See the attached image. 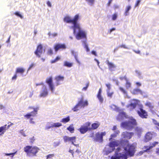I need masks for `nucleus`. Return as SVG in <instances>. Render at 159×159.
Here are the masks:
<instances>
[{
  "mask_svg": "<svg viewBox=\"0 0 159 159\" xmlns=\"http://www.w3.org/2000/svg\"><path fill=\"white\" fill-rule=\"evenodd\" d=\"M7 126V125H5L1 126L0 127V133L2 132V134H3L6 130ZM0 135L1 134H0Z\"/></svg>",
  "mask_w": 159,
  "mask_h": 159,
  "instance_id": "obj_29",
  "label": "nucleus"
},
{
  "mask_svg": "<svg viewBox=\"0 0 159 159\" xmlns=\"http://www.w3.org/2000/svg\"><path fill=\"white\" fill-rule=\"evenodd\" d=\"M106 135V132L105 131L101 132H98L95 134V138L94 139V140L102 143L103 141V136Z\"/></svg>",
  "mask_w": 159,
  "mask_h": 159,
  "instance_id": "obj_8",
  "label": "nucleus"
},
{
  "mask_svg": "<svg viewBox=\"0 0 159 159\" xmlns=\"http://www.w3.org/2000/svg\"><path fill=\"white\" fill-rule=\"evenodd\" d=\"M116 30V29L115 28H112L111 29H110L109 31H108V32L110 33V34H111V32L113 31H114V30Z\"/></svg>",
  "mask_w": 159,
  "mask_h": 159,
  "instance_id": "obj_62",
  "label": "nucleus"
},
{
  "mask_svg": "<svg viewBox=\"0 0 159 159\" xmlns=\"http://www.w3.org/2000/svg\"><path fill=\"white\" fill-rule=\"evenodd\" d=\"M96 122V123H93L92 125V127H91L92 129H96L99 127L100 125V123L98 121H97Z\"/></svg>",
  "mask_w": 159,
  "mask_h": 159,
  "instance_id": "obj_24",
  "label": "nucleus"
},
{
  "mask_svg": "<svg viewBox=\"0 0 159 159\" xmlns=\"http://www.w3.org/2000/svg\"><path fill=\"white\" fill-rule=\"evenodd\" d=\"M39 149L37 147L34 146H26L24 148V151L27 154H31L33 156H36V154L39 150Z\"/></svg>",
  "mask_w": 159,
  "mask_h": 159,
  "instance_id": "obj_4",
  "label": "nucleus"
},
{
  "mask_svg": "<svg viewBox=\"0 0 159 159\" xmlns=\"http://www.w3.org/2000/svg\"><path fill=\"white\" fill-rule=\"evenodd\" d=\"M76 137L75 136H73L72 137H70L69 141H70L71 142L72 144H73L76 141Z\"/></svg>",
  "mask_w": 159,
  "mask_h": 159,
  "instance_id": "obj_39",
  "label": "nucleus"
},
{
  "mask_svg": "<svg viewBox=\"0 0 159 159\" xmlns=\"http://www.w3.org/2000/svg\"><path fill=\"white\" fill-rule=\"evenodd\" d=\"M126 83H125V86L126 89H129L131 86V84L129 81L128 79L126 81Z\"/></svg>",
  "mask_w": 159,
  "mask_h": 159,
  "instance_id": "obj_32",
  "label": "nucleus"
},
{
  "mask_svg": "<svg viewBox=\"0 0 159 159\" xmlns=\"http://www.w3.org/2000/svg\"><path fill=\"white\" fill-rule=\"evenodd\" d=\"M30 143H33L35 140L34 137H33L30 139Z\"/></svg>",
  "mask_w": 159,
  "mask_h": 159,
  "instance_id": "obj_61",
  "label": "nucleus"
},
{
  "mask_svg": "<svg viewBox=\"0 0 159 159\" xmlns=\"http://www.w3.org/2000/svg\"><path fill=\"white\" fill-rule=\"evenodd\" d=\"M131 7L130 6H128L126 7V8L124 13L125 16L128 15L129 11L131 9Z\"/></svg>",
  "mask_w": 159,
  "mask_h": 159,
  "instance_id": "obj_37",
  "label": "nucleus"
},
{
  "mask_svg": "<svg viewBox=\"0 0 159 159\" xmlns=\"http://www.w3.org/2000/svg\"><path fill=\"white\" fill-rule=\"evenodd\" d=\"M106 63L107 65L108 69L111 71H114L116 70V66L113 62H110L107 60L106 61Z\"/></svg>",
  "mask_w": 159,
  "mask_h": 159,
  "instance_id": "obj_13",
  "label": "nucleus"
},
{
  "mask_svg": "<svg viewBox=\"0 0 159 159\" xmlns=\"http://www.w3.org/2000/svg\"><path fill=\"white\" fill-rule=\"evenodd\" d=\"M139 116L143 119H147L148 116L147 112L142 108H139V110L137 111Z\"/></svg>",
  "mask_w": 159,
  "mask_h": 159,
  "instance_id": "obj_9",
  "label": "nucleus"
},
{
  "mask_svg": "<svg viewBox=\"0 0 159 159\" xmlns=\"http://www.w3.org/2000/svg\"><path fill=\"white\" fill-rule=\"evenodd\" d=\"M137 105L136 103H131L127 106V107H130L131 109H134Z\"/></svg>",
  "mask_w": 159,
  "mask_h": 159,
  "instance_id": "obj_30",
  "label": "nucleus"
},
{
  "mask_svg": "<svg viewBox=\"0 0 159 159\" xmlns=\"http://www.w3.org/2000/svg\"><path fill=\"white\" fill-rule=\"evenodd\" d=\"M117 17V15L116 13H114L112 16V19L113 20H115Z\"/></svg>",
  "mask_w": 159,
  "mask_h": 159,
  "instance_id": "obj_42",
  "label": "nucleus"
},
{
  "mask_svg": "<svg viewBox=\"0 0 159 159\" xmlns=\"http://www.w3.org/2000/svg\"><path fill=\"white\" fill-rule=\"evenodd\" d=\"M78 103L81 107H84L85 106H87L88 103L87 100L84 101L83 98H81L78 102Z\"/></svg>",
  "mask_w": 159,
  "mask_h": 159,
  "instance_id": "obj_18",
  "label": "nucleus"
},
{
  "mask_svg": "<svg viewBox=\"0 0 159 159\" xmlns=\"http://www.w3.org/2000/svg\"><path fill=\"white\" fill-rule=\"evenodd\" d=\"M61 59V57L60 56H57L56 57V58L54 60H52L51 61V62L52 63H54L58 61H59Z\"/></svg>",
  "mask_w": 159,
  "mask_h": 159,
  "instance_id": "obj_36",
  "label": "nucleus"
},
{
  "mask_svg": "<svg viewBox=\"0 0 159 159\" xmlns=\"http://www.w3.org/2000/svg\"><path fill=\"white\" fill-rule=\"evenodd\" d=\"M134 134V133L133 132L125 131L122 133V135L124 138L130 139L131 138Z\"/></svg>",
  "mask_w": 159,
  "mask_h": 159,
  "instance_id": "obj_15",
  "label": "nucleus"
},
{
  "mask_svg": "<svg viewBox=\"0 0 159 159\" xmlns=\"http://www.w3.org/2000/svg\"><path fill=\"white\" fill-rule=\"evenodd\" d=\"M71 53H72V54L74 55V57H75V60H76V61L77 62L80 64L81 63H80V62L79 61V60L78 59L77 55L75 54V52L74 51H72L71 52Z\"/></svg>",
  "mask_w": 159,
  "mask_h": 159,
  "instance_id": "obj_34",
  "label": "nucleus"
},
{
  "mask_svg": "<svg viewBox=\"0 0 159 159\" xmlns=\"http://www.w3.org/2000/svg\"><path fill=\"white\" fill-rule=\"evenodd\" d=\"M79 18V16L78 14L75 15L72 19L69 16H66L64 18V21L67 23H71L73 24V25L71 27L73 29L74 27L76 26V25L79 24L77 23V21Z\"/></svg>",
  "mask_w": 159,
  "mask_h": 159,
  "instance_id": "obj_5",
  "label": "nucleus"
},
{
  "mask_svg": "<svg viewBox=\"0 0 159 159\" xmlns=\"http://www.w3.org/2000/svg\"><path fill=\"white\" fill-rule=\"evenodd\" d=\"M127 157L126 155L124 154L120 153L116 154L115 157H112L111 159H127Z\"/></svg>",
  "mask_w": 159,
  "mask_h": 159,
  "instance_id": "obj_16",
  "label": "nucleus"
},
{
  "mask_svg": "<svg viewBox=\"0 0 159 159\" xmlns=\"http://www.w3.org/2000/svg\"><path fill=\"white\" fill-rule=\"evenodd\" d=\"M66 48V46L65 44L57 43L55 45L54 48L55 51L57 52L59 50H63Z\"/></svg>",
  "mask_w": 159,
  "mask_h": 159,
  "instance_id": "obj_14",
  "label": "nucleus"
},
{
  "mask_svg": "<svg viewBox=\"0 0 159 159\" xmlns=\"http://www.w3.org/2000/svg\"><path fill=\"white\" fill-rule=\"evenodd\" d=\"M89 83H87L86 84V87H84V88H83L82 89V90H84L85 91L86 90L89 86Z\"/></svg>",
  "mask_w": 159,
  "mask_h": 159,
  "instance_id": "obj_55",
  "label": "nucleus"
},
{
  "mask_svg": "<svg viewBox=\"0 0 159 159\" xmlns=\"http://www.w3.org/2000/svg\"><path fill=\"white\" fill-rule=\"evenodd\" d=\"M17 73H15V74L12 77V80H16L17 78Z\"/></svg>",
  "mask_w": 159,
  "mask_h": 159,
  "instance_id": "obj_56",
  "label": "nucleus"
},
{
  "mask_svg": "<svg viewBox=\"0 0 159 159\" xmlns=\"http://www.w3.org/2000/svg\"><path fill=\"white\" fill-rule=\"evenodd\" d=\"M102 93V89L100 88L99 89L97 95V98L98 99L99 102L101 103H102L103 101V98L101 95Z\"/></svg>",
  "mask_w": 159,
  "mask_h": 159,
  "instance_id": "obj_20",
  "label": "nucleus"
},
{
  "mask_svg": "<svg viewBox=\"0 0 159 159\" xmlns=\"http://www.w3.org/2000/svg\"><path fill=\"white\" fill-rule=\"evenodd\" d=\"M145 105L151 109H153L154 107L152 104L149 102H147L145 104Z\"/></svg>",
  "mask_w": 159,
  "mask_h": 159,
  "instance_id": "obj_33",
  "label": "nucleus"
},
{
  "mask_svg": "<svg viewBox=\"0 0 159 159\" xmlns=\"http://www.w3.org/2000/svg\"><path fill=\"white\" fill-rule=\"evenodd\" d=\"M70 120V118L69 116L66 117V118H63L61 121V122L63 123H66L69 122Z\"/></svg>",
  "mask_w": 159,
  "mask_h": 159,
  "instance_id": "obj_31",
  "label": "nucleus"
},
{
  "mask_svg": "<svg viewBox=\"0 0 159 159\" xmlns=\"http://www.w3.org/2000/svg\"><path fill=\"white\" fill-rule=\"evenodd\" d=\"M91 53L93 55H94L95 56H97V53L95 51L93 50L92 51H91Z\"/></svg>",
  "mask_w": 159,
  "mask_h": 159,
  "instance_id": "obj_60",
  "label": "nucleus"
},
{
  "mask_svg": "<svg viewBox=\"0 0 159 159\" xmlns=\"http://www.w3.org/2000/svg\"><path fill=\"white\" fill-rule=\"evenodd\" d=\"M135 133L138 135H140L142 132V129L141 127H136L134 129Z\"/></svg>",
  "mask_w": 159,
  "mask_h": 159,
  "instance_id": "obj_21",
  "label": "nucleus"
},
{
  "mask_svg": "<svg viewBox=\"0 0 159 159\" xmlns=\"http://www.w3.org/2000/svg\"><path fill=\"white\" fill-rule=\"evenodd\" d=\"M120 133V131L119 130H117L115 131L114 134H111V138L109 139L110 141H111L112 138H115L117 136V135Z\"/></svg>",
  "mask_w": 159,
  "mask_h": 159,
  "instance_id": "obj_26",
  "label": "nucleus"
},
{
  "mask_svg": "<svg viewBox=\"0 0 159 159\" xmlns=\"http://www.w3.org/2000/svg\"><path fill=\"white\" fill-rule=\"evenodd\" d=\"M17 151H16L13 153H6L5 155L6 156H10L11 155H12V157H13L14 155L16 153Z\"/></svg>",
  "mask_w": 159,
  "mask_h": 159,
  "instance_id": "obj_50",
  "label": "nucleus"
},
{
  "mask_svg": "<svg viewBox=\"0 0 159 159\" xmlns=\"http://www.w3.org/2000/svg\"><path fill=\"white\" fill-rule=\"evenodd\" d=\"M158 143L159 142H154L152 143V145L150 146V148H152L153 147H155L156 145L158 144Z\"/></svg>",
  "mask_w": 159,
  "mask_h": 159,
  "instance_id": "obj_41",
  "label": "nucleus"
},
{
  "mask_svg": "<svg viewBox=\"0 0 159 159\" xmlns=\"http://www.w3.org/2000/svg\"><path fill=\"white\" fill-rule=\"evenodd\" d=\"M64 66L68 67H70L73 66V63L65 61L64 63Z\"/></svg>",
  "mask_w": 159,
  "mask_h": 159,
  "instance_id": "obj_28",
  "label": "nucleus"
},
{
  "mask_svg": "<svg viewBox=\"0 0 159 159\" xmlns=\"http://www.w3.org/2000/svg\"><path fill=\"white\" fill-rule=\"evenodd\" d=\"M43 46L41 44L38 45L37 48L34 52L37 57L39 58L41 57V55L43 52Z\"/></svg>",
  "mask_w": 159,
  "mask_h": 159,
  "instance_id": "obj_11",
  "label": "nucleus"
},
{
  "mask_svg": "<svg viewBox=\"0 0 159 159\" xmlns=\"http://www.w3.org/2000/svg\"><path fill=\"white\" fill-rule=\"evenodd\" d=\"M157 136V133L154 131L148 132L144 136L143 141L145 143H147L151 140L153 137H155Z\"/></svg>",
  "mask_w": 159,
  "mask_h": 159,
  "instance_id": "obj_7",
  "label": "nucleus"
},
{
  "mask_svg": "<svg viewBox=\"0 0 159 159\" xmlns=\"http://www.w3.org/2000/svg\"><path fill=\"white\" fill-rule=\"evenodd\" d=\"M70 137H68L67 136H64L63 137V139L64 142H66L67 141H69Z\"/></svg>",
  "mask_w": 159,
  "mask_h": 159,
  "instance_id": "obj_44",
  "label": "nucleus"
},
{
  "mask_svg": "<svg viewBox=\"0 0 159 159\" xmlns=\"http://www.w3.org/2000/svg\"><path fill=\"white\" fill-rule=\"evenodd\" d=\"M120 143L123 145L125 146L124 147V150L127 155L130 157L134 156L136 151L134 145L129 144L128 140H121Z\"/></svg>",
  "mask_w": 159,
  "mask_h": 159,
  "instance_id": "obj_1",
  "label": "nucleus"
},
{
  "mask_svg": "<svg viewBox=\"0 0 159 159\" xmlns=\"http://www.w3.org/2000/svg\"><path fill=\"white\" fill-rule=\"evenodd\" d=\"M106 85L107 88V90L110 91L111 89V84L109 83H107L106 84Z\"/></svg>",
  "mask_w": 159,
  "mask_h": 159,
  "instance_id": "obj_49",
  "label": "nucleus"
},
{
  "mask_svg": "<svg viewBox=\"0 0 159 159\" xmlns=\"http://www.w3.org/2000/svg\"><path fill=\"white\" fill-rule=\"evenodd\" d=\"M19 133L21 134L24 136L25 137L26 136L24 132L23 129L20 130L19 131Z\"/></svg>",
  "mask_w": 159,
  "mask_h": 159,
  "instance_id": "obj_54",
  "label": "nucleus"
},
{
  "mask_svg": "<svg viewBox=\"0 0 159 159\" xmlns=\"http://www.w3.org/2000/svg\"><path fill=\"white\" fill-rule=\"evenodd\" d=\"M14 14L17 16L20 17L21 19H22L23 18L22 16L21 15L19 12H16L14 13Z\"/></svg>",
  "mask_w": 159,
  "mask_h": 159,
  "instance_id": "obj_43",
  "label": "nucleus"
},
{
  "mask_svg": "<svg viewBox=\"0 0 159 159\" xmlns=\"http://www.w3.org/2000/svg\"><path fill=\"white\" fill-rule=\"evenodd\" d=\"M119 145V141L118 140H115L109 143V146L112 148V151H113L115 149V147L118 146Z\"/></svg>",
  "mask_w": 159,
  "mask_h": 159,
  "instance_id": "obj_17",
  "label": "nucleus"
},
{
  "mask_svg": "<svg viewBox=\"0 0 159 159\" xmlns=\"http://www.w3.org/2000/svg\"><path fill=\"white\" fill-rule=\"evenodd\" d=\"M62 125V124L59 122L54 123L52 124V127H59Z\"/></svg>",
  "mask_w": 159,
  "mask_h": 159,
  "instance_id": "obj_35",
  "label": "nucleus"
},
{
  "mask_svg": "<svg viewBox=\"0 0 159 159\" xmlns=\"http://www.w3.org/2000/svg\"><path fill=\"white\" fill-rule=\"evenodd\" d=\"M132 93L133 94L136 95L139 93L142 94L143 93L142 90L140 89H135L133 90Z\"/></svg>",
  "mask_w": 159,
  "mask_h": 159,
  "instance_id": "obj_22",
  "label": "nucleus"
},
{
  "mask_svg": "<svg viewBox=\"0 0 159 159\" xmlns=\"http://www.w3.org/2000/svg\"><path fill=\"white\" fill-rule=\"evenodd\" d=\"M25 71V69L22 68H17L16 72V73H20L23 75Z\"/></svg>",
  "mask_w": 159,
  "mask_h": 159,
  "instance_id": "obj_25",
  "label": "nucleus"
},
{
  "mask_svg": "<svg viewBox=\"0 0 159 159\" xmlns=\"http://www.w3.org/2000/svg\"><path fill=\"white\" fill-rule=\"evenodd\" d=\"M86 1L91 3L92 4H93L94 2V0H86Z\"/></svg>",
  "mask_w": 159,
  "mask_h": 159,
  "instance_id": "obj_64",
  "label": "nucleus"
},
{
  "mask_svg": "<svg viewBox=\"0 0 159 159\" xmlns=\"http://www.w3.org/2000/svg\"><path fill=\"white\" fill-rule=\"evenodd\" d=\"M47 54L49 55H52L53 54L52 50L51 48L48 49L47 52Z\"/></svg>",
  "mask_w": 159,
  "mask_h": 159,
  "instance_id": "obj_48",
  "label": "nucleus"
},
{
  "mask_svg": "<svg viewBox=\"0 0 159 159\" xmlns=\"http://www.w3.org/2000/svg\"><path fill=\"white\" fill-rule=\"evenodd\" d=\"M152 122L154 125L159 126V123L156 120L154 119H152Z\"/></svg>",
  "mask_w": 159,
  "mask_h": 159,
  "instance_id": "obj_52",
  "label": "nucleus"
},
{
  "mask_svg": "<svg viewBox=\"0 0 159 159\" xmlns=\"http://www.w3.org/2000/svg\"><path fill=\"white\" fill-rule=\"evenodd\" d=\"M107 96L111 98L112 97L113 94H114L113 92H110V91L107 90Z\"/></svg>",
  "mask_w": 159,
  "mask_h": 159,
  "instance_id": "obj_40",
  "label": "nucleus"
},
{
  "mask_svg": "<svg viewBox=\"0 0 159 159\" xmlns=\"http://www.w3.org/2000/svg\"><path fill=\"white\" fill-rule=\"evenodd\" d=\"M46 82L48 85L49 87L52 91L53 92L54 89V85L52 82V76L47 78Z\"/></svg>",
  "mask_w": 159,
  "mask_h": 159,
  "instance_id": "obj_12",
  "label": "nucleus"
},
{
  "mask_svg": "<svg viewBox=\"0 0 159 159\" xmlns=\"http://www.w3.org/2000/svg\"><path fill=\"white\" fill-rule=\"evenodd\" d=\"M137 125V123L135 119H131L127 121L123 122L121 124V126L128 129H132L135 126Z\"/></svg>",
  "mask_w": 159,
  "mask_h": 159,
  "instance_id": "obj_3",
  "label": "nucleus"
},
{
  "mask_svg": "<svg viewBox=\"0 0 159 159\" xmlns=\"http://www.w3.org/2000/svg\"><path fill=\"white\" fill-rule=\"evenodd\" d=\"M67 129L71 133H73L75 130L74 128L73 125H71L69 126L67 128Z\"/></svg>",
  "mask_w": 159,
  "mask_h": 159,
  "instance_id": "obj_27",
  "label": "nucleus"
},
{
  "mask_svg": "<svg viewBox=\"0 0 159 159\" xmlns=\"http://www.w3.org/2000/svg\"><path fill=\"white\" fill-rule=\"evenodd\" d=\"M76 26L74 27L73 33L75 35L76 38L78 40L86 38V34L85 32L81 29L80 25L78 24Z\"/></svg>",
  "mask_w": 159,
  "mask_h": 159,
  "instance_id": "obj_2",
  "label": "nucleus"
},
{
  "mask_svg": "<svg viewBox=\"0 0 159 159\" xmlns=\"http://www.w3.org/2000/svg\"><path fill=\"white\" fill-rule=\"evenodd\" d=\"M54 156V154H50L47 155L46 157V159H48L50 158H52Z\"/></svg>",
  "mask_w": 159,
  "mask_h": 159,
  "instance_id": "obj_51",
  "label": "nucleus"
},
{
  "mask_svg": "<svg viewBox=\"0 0 159 159\" xmlns=\"http://www.w3.org/2000/svg\"><path fill=\"white\" fill-rule=\"evenodd\" d=\"M39 109V107H37L34 109V110L30 113H27L24 115V117L27 119H30L31 117H34L37 114V111Z\"/></svg>",
  "mask_w": 159,
  "mask_h": 159,
  "instance_id": "obj_10",
  "label": "nucleus"
},
{
  "mask_svg": "<svg viewBox=\"0 0 159 159\" xmlns=\"http://www.w3.org/2000/svg\"><path fill=\"white\" fill-rule=\"evenodd\" d=\"M91 123L89 122L85 123L78 129L81 134H84L88 130H90L92 128L90 127Z\"/></svg>",
  "mask_w": 159,
  "mask_h": 159,
  "instance_id": "obj_6",
  "label": "nucleus"
},
{
  "mask_svg": "<svg viewBox=\"0 0 159 159\" xmlns=\"http://www.w3.org/2000/svg\"><path fill=\"white\" fill-rule=\"evenodd\" d=\"M119 89L120 90L121 92H122L124 94H126L127 93L126 91L122 87H120L119 88Z\"/></svg>",
  "mask_w": 159,
  "mask_h": 159,
  "instance_id": "obj_45",
  "label": "nucleus"
},
{
  "mask_svg": "<svg viewBox=\"0 0 159 159\" xmlns=\"http://www.w3.org/2000/svg\"><path fill=\"white\" fill-rule=\"evenodd\" d=\"M140 2V0H138L136 1L135 5V7H137L139 5Z\"/></svg>",
  "mask_w": 159,
  "mask_h": 159,
  "instance_id": "obj_58",
  "label": "nucleus"
},
{
  "mask_svg": "<svg viewBox=\"0 0 159 159\" xmlns=\"http://www.w3.org/2000/svg\"><path fill=\"white\" fill-rule=\"evenodd\" d=\"M80 106L77 103L75 107L72 109V110H73L74 111H78L79 109V107Z\"/></svg>",
  "mask_w": 159,
  "mask_h": 159,
  "instance_id": "obj_38",
  "label": "nucleus"
},
{
  "mask_svg": "<svg viewBox=\"0 0 159 159\" xmlns=\"http://www.w3.org/2000/svg\"><path fill=\"white\" fill-rule=\"evenodd\" d=\"M48 34L49 36H53V37H55L57 36V33H54L52 34H51L50 33H48Z\"/></svg>",
  "mask_w": 159,
  "mask_h": 159,
  "instance_id": "obj_59",
  "label": "nucleus"
},
{
  "mask_svg": "<svg viewBox=\"0 0 159 159\" xmlns=\"http://www.w3.org/2000/svg\"><path fill=\"white\" fill-rule=\"evenodd\" d=\"M55 79L56 81V86L60 84L61 81H63L64 79V77L63 76L61 75H58L55 77Z\"/></svg>",
  "mask_w": 159,
  "mask_h": 159,
  "instance_id": "obj_19",
  "label": "nucleus"
},
{
  "mask_svg": "<svg viewBox=\"0 0 159 159\" xmlns=\"http://www.w3.org/2000/svg\"><path fill=\"white\" fill-rule=\"evenodd\" d=\"M119 47L120 48H123L125 49L128 48L124 44H122L121 45H120L119 46Z\"/></svg>",
  "mask_w": 159,
  "mask_h": 159,
  "instance_id": "obj_53",
  "label": "nucleus"
},
{
  "mask_svg": "<svg viewBox=\"0 0 159 159\" xmlns=\"http://www.w3.org/2000/svg\"><path fill=\"white\" fill-rule=\"evenodd\" d=\"M48 92L47 91V90L45 88L41 92L39 95V96L41 97H46L48 95Z\"/></svg>",
  "mask_w": 159,
  "mask_h": 159,
  "instance_id": "obj_23",
  "label": "nucleus"
},
{
  "mask_svg": "<svg viewBox=\"0 0 159 159\" xmlns=\"http://www.w3.org/2000/svg\"><path fill=\"white\" fill-rule=\"evenodd\" d=\"M84 47L86 49L87 52H89V51L90 50L87 44L86 43H85Z\"/></svg>",
  "mask_w": 159,
  "mask_h": 159,
  "instance_id": "obj_47",
  "label": "nucleus"
},
{
  "mask_svg": "<svg viewBox=\"0 0 159 159\" xmlns=\"http://www.w3.org/2000/svg\"><path fill=\"white\" fill-rule=\"evenodd\" d=\"M150 146H145L144 147V148L145 149V150H144V152H147L150 149H152L151 148H150Z\"/></svg>",
  "mask_w": 159,
  "mask_h": 159,
  "instance_id": "obj_46",
  "label": "nucleus"
},
{
  "mask_svg": "<svg viewBox=\"0 0 159 159\" xmlns=\"http://www.w3.org/2000/svg\"><path fill=\"white\" fill-rule=\"evenodd\" d=\"M51 128H53V127H52V124L51 125L46 126L45 127V129H48Z\"/></svg>",
  "mask_w": 159,
  "mask_h": 159,
  "instance_id": "obj_63",
  "label": "nucleus"
},
{
  "mask_svg": "<svg viewBox=\"0 0 159 159\" xmlns=\"http://www.w3.org/2000/svg\"><path fill=\"white\" fill-rule=\"evenodd\" d=\"M119 78L121 80H125V81H126L128 80V79L125 76L124 77H120Z\"/></svg>",
  "mask_w": 159,
  "mask_h": 159,
  "instance_id": "obj_57",
  "label": "nucleus"
}]
</instances>
